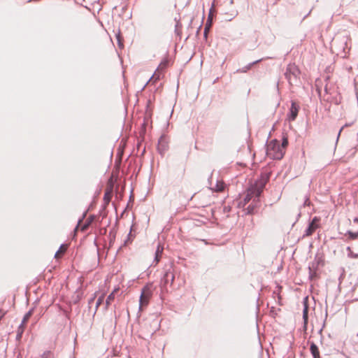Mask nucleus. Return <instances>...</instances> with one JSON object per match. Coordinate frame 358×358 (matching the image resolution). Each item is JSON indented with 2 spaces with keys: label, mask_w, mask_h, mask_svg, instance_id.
<instances>
[{
  "label": "nucleus",
  "mask_w": 358,
  "mask_h": 358,
  "mask_svg": "<svg viewBox=\"0 0 358 358\" xmlns=\"http://www.w3.org/2000/svg\"><path fill=\"white\" fill-rule=\"evenodd\" d=\"M270 173H262L259 179L255 182V183L251 185L246 191V194L243 198V201L241 203L243 206L246 205L254 196L258 198L263 189L265 187L266 184L269 180Z\"/></svg>",
  "instance_id": "f257e3e1"
},
{
  "label": "nucleus",
  "mask_w": 358,
  "mask_h": 358,
  "mask_svg": "<svg viewBox=\"0 0 358 358\" xmlns=\"http://www.w3.org/2000/svg\"><path fill=\"white\" fill-rule=\"evenodd\" d=\"M266 155L271 159H281L285 155V150L278 141L272 140L267 144Z\"/></svg>",
  "instance_id": "f03ea898"
},
{
  "label": "nucleus",
  "mask_w": 358,
  "mask_h": 358,
  "mask_svg": "<svg viewBox=\"0 0 358 358\" xmlns=\"http://www.w3.org/2000/svg\"><path fill=\"white\" fill-rule=\"evenodd\" d=\"M155 287L152 283L145 285L142 290L139 300V310L144 311L148 306L150 299L152 296Z\"/></svg>",
  "instance_id": "7ed1b4c3"
},
{
  "label": "nucleus",
  "mask_w": 358,
  "mask_h": 358,
  "mask_svg": "<svg viewBox=\"0 0 358 358\" xmlns=\"http://www.w3.org/2000/svg\"><path fill=\"white\" fill-rule=\"evenodd\" d=\"M299 73L298 66L294 64H289L286 69L285 76L289 83L292 85L297 82Z\"/></svg>",
  "instance_id": "20e7f679"
},
{
  "label": "nucleus",
  "mask_w": 358,
  "mask_h": 358,
  "mask_svg": "<svg viewBox=\"0 0 358 358\" xmlns=\"http://www.w3.org/2000/svg\"><path fill=\"white\" fill-rule=\"evenodd\" d=\"M320 218L315 217L309 224V227L306 230L305 236H311L317 229L320 227Z\"/></svg>",
  "instance_id": "39448f33"
},
{
  "label": "nucleus",
  "mask_w": 358,
  "mask_h": 358,
  "mask_svg": "<svg viewBox=\"0 0 358 358\" xmlns=\"http://www.w3.org/2000/svg\"><path fill=\"white\" fill-rule=\"evenodd\" d=\"M113 192V183L112 180H110L106 186L105 189V193L103 196V201L106 205H108L111 201Z\"/></svg>",
  "instance_id": "423d86ee"
},
{
  "label": "nucleus",
  "mask_w": 358,
  "mask_h": 358,
  "mask_svg": "<svg viewBox=\"0 0 358 358\" xmlns=\"http://www.w3.org/2000/svg\"><path fill=\"white\" fill-rule=\"evenodd\" d=\"M299 110V105L296 104V102L292 101V104H291L289 115V120L293 121L296 119V117L298 115Z\"/></svg>",
  "instance_id": "0eeeda50"
},
{
  "label": "nucleus",
  "mask_w": 358,
  "mask_h": 358,
  "mask_svg": "<svg viewBox=\"0 0 358 358\" xmlns=\"http://www.w3.org/2000/svg\"><path fill=\"white\" fill-rule=\"evenodd\" d=\"M69 246V245L67 243L61 245L59 250L56 252L55 255V258L57 259H61L67 251Z\"/></svg>",
  "instance_id": "6e6552de"
},
{
  "label": "nucleus",
  "mask_w": 358,
  "mask_h": 358,
  "mask_svg": "<svg viewBox=\"0 0 358 358\" xmlns=\"http://www.w3.org/2000/svg\"><path fill=\"white\" fill-rule=\"evenodd\" d=\"M120 291V287H115L113 292L110 294V295L108 296L106 301V306H108V304L114 300L115 297V295L119 292Z\"/></svg>",
  "instance_id": "1a4fd4ad"
},
{
  "label": "nucleus",
  "mask_w": 358,
  "mask_h": 358,
  "mask_svg": "<svg viewBox=\"0 0 358 358\" xmlns=\"http://www.w3.org/2000/svg\"><path fill=\"white\" fill-rule=\"evenodd\" d=\"M224 183L222 180H217L215 186H213L211 189L215 192H222L224 189Z\"/></svg>",
  "instance_id": "9d476101"
},
{
  "label": "nucleus",
  "mask_w": 358,
  "mask_h": 358,
  "mask_svg": "<svg viewBox=\"0 0 358 358\" xmlns=\"http://www.w3.org/2000/svg\"><path fill=\"white\" fill-rule=\"evenodd\" d=\"M310 350L313 358H320L319 349L315 343H311L310 346Z\"/></svg>",
  "instance_id": "9b49d317"
},
{
  "label": "nucleus",
  "mask_w": 358,
  "mask_h": 358,
  "mask_svg": "<svg viewBox=\"0 0 358 358\" xmlns=\"http://www.w3.org/2000/svg\"><path fill=\"white\" fill-rule=\"evenodd\" d=\"M164 278L165 284L168 283L170 281L171 284L172 285L173 283L175 277L172 273L166 271V273L164 274Z\"/></svg>",
  "instance_id": "f8f14e48"
},
{
  "label": "nucleus",
  "mask_w": 358,
  "mask_h": 358,
  "mask_svg": "<svg viewBox=\"0 0 358 358\" xmlns=\"http://www.w3.org/2000/svg\"><path fill=\"white\" fill-rule=\"evenodd\" d=\"M163 250H164V248L162 245H159L157 246V248L156 252H155V260L156 262V264H157L159 262V260L161 259V257H162V254L163 252Z\"/></svg>",
  "instance_id": "ddd939ff"
},
{
  "label": "nucleus",
  "mask_w": 358,
  "mask_h": 358,
  "mask_svg": "<svg viewBox=\"0 0 358 358\" xmlns=\"http://www.w3.org/2000/svg\"><path fill=\"white\" fill-rule=\"evenodd\" d=\"M91 220H87L85 223L83 224H78V225L76 227V230H77L78 228H80V230L84 231H85L88 226L90 224Z\"/></svg>",
  "instance_id": "4468645a"
},
{
  "label": "nucleus",
  "mask_w": 358,
  "mask_h": 358,
  "mask_svg": "<svg viewBox=\"0 0 358 358\" xmlns=\"http://www.w3.org/2000/svg\"><path fill=\"white\" fill-rule=\"evenodd\" d=\"M40 358H55V356L52 352L47 350L41 355Z\"/></svg>",
  "instance_id": "2eb2a0df"
},
{
  "label": "nucleus",
  "mask_w": 358,
  "mask_h": 358,
  "mask_svg": "<svg viewBox=\"0 0 358 358\" xmlns=\"http://www.w3.org/2000/svg\"><path fill=\"white\" fill-rule=\"evenodd\" d=\"M167 66H168V61L164 60L159 64V65L158 66L157 69H158L159 71L162 72L167 67Z\"/></svg>",
  "instance_id": "dca6fc26"
},
{
  "label": "nucleus",
  "mask_w": 358,
  "mask_h": 358,
  "mask_svg": "<svg viewBox=\"0 0 358 358\" xmlns=\"http://www.w3.org/2000/svg\"><path fill=\"white\" fill-rule=\"evenodd\" d=\"M24 327H22L20 326L18 327V329H17V335H16V339L17 340H20L22 336V334H23V332H24Z\"/></svg>",
  "instance_id": "f3484780"
},
{
  "label": "nucleus",
  "mask_w": 358,
  "mask_h": 358,
  "mask_svg": "<svg viewBox=\"0 0 358 358\" xmlns=\"http://www.w3.org/2000/svg\"><path fill=\"white\" fill-rule=\"evenodd\" d=\"M162 73L160 71H159L158 69H157L155 71V72L154 73L152 77V79L154 80V81H157L158 80L160 79V76L162 75Z\"/></svg>",
  "instance_id": "a211bd4d"
},
{
  "label": "nucleus",
  "mask_w": 358,
  "mask_h": 358,
  "mask_svg": "<svg viewBox=\"0 0 358 358\" xmlns=\"http://www.w3.org/2000/svg\"><path fill=\"white\" fill-rule=\"evenodd\" d=\"M31 315H24L20 324L19 326L22 327H24V325L26 324V322L29 320V319L30 318V316Z\"/></svg>",
  "instance_id": "6ab92c4d"
},
{
  "label": "nucleus",
  "mask_w": 358,
  "mask_h": 358,
  "mask_svg": "<svg viewBox=\"0 0 358 358\" xmlns=\"http://www.w3.org/2000/svg\"><path fill=\"white\" fill-rule=\"evenodd\" d=\"M255 208H257V205H253V204H250L248 206V207L247 208V211H248V213H253L254 211H255Z\"/></svg>",
  "instance_id": "aec40b11"
},
{
  "label": "nucleus",
  "mask_w": 358,
  "mask_h": 358,
  "mask_svg": "<svg viewBox=\"0 0 358 358\" xmlns=\"http://www.w3.org/2000/svg\"><path fill=\"white\" fill-rule=\"evenodd\" d=\"M288 145V140L287 137H283L282 143L280 144L281 148H283L284 150L285 151V148Z\"/></svg>",
  "instance_id": "412c9836"
},
{
  "label": "nucleus",
  "mask_w": 358,
  "mask_h": 358,
  "mask_svg": "<svg viewBox=\"0 0 358 358\" xmlns=\"http://www.w3.org/2000/svg\"><path fill=\"white\" fill-rule=\"evenodd\" d=\"M309 315H303V328L306 329Z\"/></svg>",
  "instance_id": "4be33fe9"
},
{
  "label": "nucleus",
  "mask_w": 358,
  "mask_h": 358,
  "mask_svg": "<svg viewBox=\"0 0 358 358\" xmlns=\"http://www.w3.org/2000/svg\"><path fill=\"white\" fill-rule=\"evenodd\" d=\"M117 39L118 46L120 48H123V43H122V38H121V36L120 34L117 35Z\"/></svg>",
  "instance_id": "5701e85b"
},
{
  "label": "nucleus",
  "mask_w": 358,
  "mask_h": 358,
  "mask_svg": "<svg viewBox=\"0 0 358 358\" xmlns=\"http://www.w3.org/2000/svg\"><path fill=\"white\" fill-rule=\"evenodd\" d=\"M350 238L352 240L356 239L358 238V231L356 233L353 232H349Z\"/></svg>",
  "instance_id": "b1692460"
},
{
  "label": "nucleus",
  "mask_w": 358,
  "mask_h": 358,
  "mask_svg": "<svg viewBox=\"0 0 358 358\" xmlns=\"http://www.w3.org/2000/svg\"><path fill=\"white\" fill-rule=\"evenodd\" d=\"M103 301V296L99 297L96 303V307L99 306L102 303Z\"/></svg>",
  "instance_id": "393cba45"
},
{
  "label": "nucleus",
  "mask_w": 358,
  "mask_h": 358,
  "mask_svg": "<svg viewBox=\"0 0 358 358\" xmlns=\"http://www.w3.org/2000/svg\"><path fill=\"white\" fill-rule=\"evenodd\" d=\"M327 316H328V315H327V314H325V319H324V324H323V326H322V327L320 329V331H322V328H323V327H324V326L325 320H326V319H327Z\"/></svg>",
  "instance_id": "a878e982"
},
{
  "label": "nucleus",
  "mask_w": 358,
  "mask_h": 358,
  "mask_svg": "<svg viewBox=\"0 0 358 358\" xmlns=\"http://www.w3.org/2000/svg\"><path fill=\"white\" fill-rule=\"evenodd\" d=\"M303 313V314L308 313V308L306 306H305Z\"/></svg>",
  "instance_id": "bb28decb"
},
{
  "label": "nucleus",
  "mask_w": 358,
  "mask_h": 358,
  "mask_svg": "<svg viewBox=\"0 0 358 358\" xmlns=\"http://www.w3.org/2000/svg\"><path fill=\"white\" fill-rule=\"evenodd\" d=\"M207 205H208V201L204 202V203H203V206H207Z\"/></svg>",
  "instance_id": "cd10ccee"
},
{
  "label": "nucleus",
  "mask_w": 358,
  "mask_h": 358,
  "mask_svg": "<svg viewBox=\"0 0 358 358\" xmlns=\"http://www.w3.org/2000/svg\"><path fill=\"white\" fill-rule=\"evenodd\" d=\"M259 314H257V320H259Z\"/></svg>",
  "instance_id": "c85d7f7f"
},
{
  "label": "nucleus",
  "mask_w": 358,
  "mask_h": 358,
  "mask_svg": "<svg viewBox=\"0 0 358 358\" xmlns=\"http://www.w3.org/2000/svg\"><path fill=\"white\" fill-rule=\"evenodd\" d=\"M131 231H132V229H130V233H131ZM131 236V234H129V236Z\"/></svg>",
  "instance_id": "c756f323"
},
{
  "label": "nucleus",
  "mask_w": 358,
  "mask_h": 358,
  "mask_svg": "<svg viewBox=\"0 0 358 358\" xmlns=\"http://www.w3.org/2000/svg\"><path fill=\"white\" fill-rule=\"evenodd\" d=\"M258 201V200L256 201L255 199L253 200V202H255L257 203Z\"/></svg>",
  "instance_id": "7c9ffc66"
},
{
  "label": "nucleus",
  "mask_w": 358,
  "mask_h": 358,
  "mask_svg": "<svg viewBox=\"0 0 358 358\" xmlns=\"http://www.w3.org/2000/svg\"><path fill=\"white\" fill-rule=\"evenodd\" d=\"M357 336H358V332H357Z\"/></svg>",
  "instance_id": "2f4dec72"
}]
</instances>
